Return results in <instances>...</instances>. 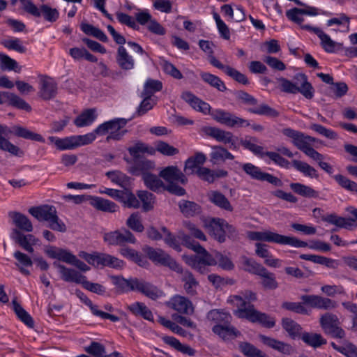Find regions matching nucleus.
Wrapping results in <instances>:
<instances>
[{
  "mask_svg": "<svg viewBox=\"0 0 357 357\" xmlns=\"http://www.w3.org/2000/svg\"><path fill=\"white\" fill-rule=\"evenodd\" d=\"M10 135H14L18 137L36 142H45L44 138L40 135L33 132L26 128L20 126L8 128L0 124V149L17 157H22L24 151L6 139Z\"/></svg>",
  "mask_w": 357,
  "mask_h": 357,
  "instance_id": "nucleus-1",
  "label": "nucleus"
},
{
  "mask_svg": "<svg viewBox=\"0 0 357 357\" xmlns=\"http://www.w3.org/2000/svg\"><path fill=\"white\" fill-rule=\"evenodd\" d=\"M230 301L237 307L234 314L238 317L246 319L253 323L258 322L268 328L275 326V321L273 318L257 311L252 304H247L241 297L232 296L230 297Z\"/></svg>",
  "mask_w": 357,
  "mask_h": 357,
  "instance_id": "nucleus-2",
  "label": "nucleus"
},
{
  "mask_svg": "<svg viewBox=\"0 0 357 357\" xmlns=\"http://www.w3.org/2000/svg\"><path fill=\"white\" fill-rule=\"evenodd\" d=\"M29 213L38 220L47 222L50 229L59 232L66 231V226L59 218L57 211L54 206L45 204L33 206L29 209Z\"/></svg>",
  "mask_w": 357,
  "mask_h": 357,
  "instance_id": "nucleus-3",
  "label": "nucleus"
},
{
  "mask_svg": "<svg viewBox=\"0 0 357 357\" xmlns=\"http://www.w3.org/2000/svg\"><path fill=\"white\" fill-rule=\"evenodd\" d=\"M294 79V83L284 77L279 78L278 80L280 83L281 90L292 94L300 93L307 99H312L314 97V89L305 74H296Z\"/></svg>",
  "mask_w": 357,
  "mask_h": 357,
  "instance_id": "nucleus-4",
  "label": "nucleus"
},
{
  "mask_svg": "<svg viewBox=\"0 0 357 357\" xmlns=\"http://www.w3.org/2000/svg\"><path fill=\"white\" fill-rule=\"evenodd\" d=\"M128 121V119L123 118H117L106 121L99 125L93 132L96 135H105L110 131L109 135L107 137V140H119L126 132V130H119L127 124Z\"/></svg>",
  "mask_w": 357,
  "mask_h": 357,
  "instance_id": "nucleus-5",
  "label": "nucleus"
},
{
  "mask_svg": "<svg viewBox=\"0 0 357 357\" xmlns=\"http://www.w3.org/2000/svg\"><path fill=\"white\" fill-rule=\"evenodd\" d=\"M181 239L185 246L198 254V255L190 257L188 260L195 261V262L206 264L208 266H215L217 264L215 256L213 257L204 248L200 245L199 243L192 240L190 236L183 234Z\"/></svg>",
  "mask_w": 357,
  "mask_h": 357,
  "instance_id": "nucleus-6",
  "label": "nucleus"
},
{
  "mask_svg": "<svg viewBox=\"0 0 357 357\" xmlns=\"http://www.w3.org/2000/svg\"><path fill=\"white\" fill-rule=\"evenodd\" d=\"M23 9L28 13L33 15L34 17H41L50 22H56L59 17V13L57 9L51 8L47 4H43L38 8L30 0H20Z\"/></svg>",
  "mask_w": 357,
  "mask_h": 357,
  "instance_id": "nucleus-7",
  "label": "nucleus"
},
{
  "mask_svg": "<svg viewBox=\"0 0 357 357\" xmlns=\"http://www.w3.org/2000/svg\"><path fill=\"white\" fill-rule=\"evenodd\" d=\"M142 250L153 262L167 266L174 271H181L178 264L162 250L144 245Z\"/></svg>",
  "mask_w": 357,
  "mask_h": 357,
  "instance_id": "nucleus-8",
  "label": "nucleus"
},
{
  "mask_svg": "<svg viewBox=\"0 0 357 357\" xmlns=\"http://www.w3.org/2000/svg\"><path fill=\"white\" fill-rule=\"evenodd\" d=\"M103 239L109 245L123 246L126 243L135 244L136 243L134 235L126 228L105 233Z\"/></svg>",
  "mask_w": 357,
  "mask_h": 357,
  "instance_id": "nucleus-9",
  "label": "nucleus"
},
{
  "mask_svg": "<svg viewBox=\"0 0 357 357\" xmlns=\"http://www.w3.org/2000/svg\"><path fill=\"white\" fill-rule=\"evenodd\" d=\"M242 167L244 172L253 179L265 181L278 187L282 185V182L280 178L271 174L261 172L259 167L252 163L243 164Z\"/></svg>",
  "mask_w": 357,
  "mask_h": 357,
  "instance_id": "nucleus-10",
  "label": "nucleus"
},
{
  "mask_svg": "<svg viewBox=\"0 0 357 357\" xmlns=\"http://www.w3.org/2000/svg\"><path fill=\"white\" fill-rule=\"evenodd\" d=\"M213 118L218 122L230 128H242L250 126V123L248 120L221 109L215 112Z\"/></svg>",
  "mask_w": 357,
  "mask_h": 357,
  "instance_id": "nucleus-11",
  "label": "nucleus"
},
{
  "mask_svg": "<svg viewBox=\"0 0 357 357\" xmlns=\"http://www.w3.org/2000/svg\"><path fill=\"white\" fill-rule=\"evenodd\" d=\"M302 29L316 34L320 40L321 47L328 53L335 52L337 50V47L340 45L338 43L333 40L328 34L319 27L304 25L302 26Z\"/></svg>",
  "mask_w": 357,
  "mask_h": 357,
  "instance_id": "nucleus-12",
  "label": "nucleus"
},
{
  "mask_svg": "<svg viewBox=\"0 0 357 357\" xmlns=\"http://www.w3.org/2000/svg\"><path fill=\"white\" fill-rule=\"evenodd\" d=\"M265 242L280 245H289L295 248H305L307 247V245L306 242L295 237L281 235L268 230L266 231Z\"/></svg>",
  "mask_w": 357,
  "mask_h": 357,
  "instance_id": "nucleus-13",
  "label": "nucleus"
},
{
  "mask_svg": "<svg viewBox=\"0 0 357 357\" xmlns=\"http://www.w3.org/2000/svg\"><path fill=\"white\" fill-rule=\"evenodd\" d=\"M205 132L208 136L213 137L219 142H222L225 144H229L230 149L234 150L238 149V146L234 139V135L231 132L215 127H207L205 128Z\"/></svg>",
  "mask_w": 357,
  "mask_h": 357,
  "instance_id": "nucleus-14",
  "label": "nucleus"
},
{
  "mask_svg": "<svg viewBox=\"0 0 357 357\" xmlns=\"http://www.w3.org/2000/svg\"><path fill=\"white\" fill-rule=\"evenodd\" d=\"M301 298L304 303L314 308L332 310L337 306V303L335 301L317 295H303Z\"/></svg>",
  "mask_w": 357,
  "mask_h": 357,
  "instance_id": "nucleus-15",
  "label": "nucleus"
},
{
  "mask_svg": "<svg viewBox=\"0 0 357 357\" xmlns=\"http://www.w3.org/2000/svg\"><path fill=\"white\" fill-rule=\"evenodd\" d=\"M155 168L153 161L145 158L134 160L132 165L128 168V172L134 176H142V178L146 175H149Z\"/></svg>",
  "mask_w": 357,
  "mask_h": 357,
  "instance_id": "nucleus-16",
  "label": "nucleus"
},
{
  "mask_svg": "<svg viewBox=\"0 0 357 357\" xmlns=\"http://www.w3.org/2000/svg\"><path fill=\"white\" fill-rule=\"evenodd\" d=\"M204 227L216 241L219 243L225 241V220L220 218H212L205 221Z\"/></svg>",
  "mask_w": 357,
  "mask_h": 357,
  "instance_id": "nucleus-17",
  "label": "nucleus"
},
{
  "mask_svg": "<svg viewBox=\"0 0 357 357\" xmlns=\"http://www.w3.org/2000/svg\"><path fill=\"white\" fill-rule=\"evenodd\" d=\"M209 63L214 67L223 70L228 76L231 77L236 82L244 85L249 84V81L244 74L229 66L223 65L214 56H209Z\"/></svg>",
  "mask_w": 357,
  "mask_h": 357,
  "instance_id": "nucleus-18",
  "label": "nucleus"
},
{
  "mask_svg": "<svg viewBox=\"0 0 357 357\" xmlns=\"http://www.w3.org/2000/svg\"><path fill=\"white\" fill-rule=\"evenodd\" d=\"M134 291H137L146 297L156 300L163 296V291L153 284L142 279H137Z\"/></svg>",
  "mask_w": 357,
  "mask_h": 357,
  "instance_id": "nucleus-19",
  "label": "nucleus"
},
{
  "mask_svg": "<svg viewBox=\"0 0 357 357\" xmlns=\"http://www.w3.org/2000/svg\"><path fill=\"white\" fill-rule=\"evenodd\" d=\"M167 306L179 313L191 314L194 312L192 302L185 296L175 295L167 303Z\"/></svg>",
  "mask_w": 357,
  "mask_h": 357,
  "instance_id": "nucleus-20",
  "label": "nucleus"
},
{
  "mask_svg": "<svg viewBox=\"0 0 357 357\" xmlns=\"http://www.w3.org/2000/svg\"><path fill=\"white\" fill-rule=\"evenodd\" d=\"M52 265L58 269L61 278L65 282L81 284L84 280V275L75 269L68 268L56 261Z\"/></svg>",
  "mask_w": 357,
  "mask_h": 357,
  "instance_id": "nucleus-21",
  "label": "nucleus"
},
{
  "mask_svg": "<svg viewBox=\"0 0 357 357\" xmlns=\"http://www.w3.org/2000/svg\"><path fill=\"white\" fill-rule=\"evenodd\" d=\"M57 93V84L55 81L50 77H45L40 79L38 95L45 100L54 98Z\"/></svg>",
  "mask_w": 357,
  "mask_h": 357,
  "instance_id": "nucleus-22",
  "label": "nucleus"
},
{
  "mask_svg": "<svg viewBox=\"0 0 357 357\" xmlns=\"http://www.w3.org/2000/svg\"><path fill=\"white\" fill-rule=\"evenodd\" d=\"M178 268L181 271H176L181 274V280L183 282V288L186 293L190 295L196 294V289L199 285L198 281L195 279L193 274L188 270H183L178 264Z\"/></svg>",
  "mask_w": 357,
  "mask_h": 357,
  "instance_id": "nucleus-23",
  "label": "nucleus"
},
{
  "mask_svg": "<svg viewBox=\"0 0 357 357\" xmlns=\"http://www.w3.org/2000/svg\"><path fill=\"white\" fill-rule=\"evenodd\" d=\"M159 176L168 183H172L174 181H178L182 184H185L187 178L185 175L176 166H168L162 169Z\"/></svg>",
  "mask_w": 357,
  "mask_h": 357,
  "instance_id": "nucleus-24",
  "label": "nucleus"
},
{
  "mask_svg": "<svg viewBox=\"0 0 357 357\" xmlns=\"http://www.w3.org/2000/svg\"><path fill=\"white\" fill-rule=\"evenodd\" d=\"M282 133L285 136L292 139L293 144L303 152L310 146L307 143L306 135L302 132L288 128L283 129Z\"/></svg>",
  "mask_w": 357,
  "mask_h": 357,
  "instance_id": "nucleus-25",
  "label": "nucleus"
},
{
  "mask_svg": "<svg viewBox=\"0 0 357 357\" xmlns=\"http://www.w3.org/2000/svg\"><path fill=\"white\" fill-rule=\"evenodd\" d=\"M116 61L119 67L122 70H130L135 68L133 57L129 54L123 45H120L117 49Z\"/></svg>",
  "mask_w": 357,
  "mask_h": 357,
  "instance_id": "nucleus-26",
  "label": "nucleus"
},
{
  "mask_svg": "<svg viewBox=\"0 0 357 357\" xmlns=\"http://www.w3.org/2000/svg\"><path fill=\"white\" fill-rule=\"evenodd\" d=\"M8 217L12 220V223L15 229L26 232L33 231V225L30 220L24 214L17 211H10Z\"/></svg>",
  "mask_w": 357,
  "mask_h": 357,
  "instance_id": "nucleus-27",
  "label": "nucleus"
},
{
  "mask_svg": "<svg viewBox=\"0 0 357 357\" xmlns=\"http://www.w3.org/2000/svg\"><path fill=\"white\" fill-rule=\"evenodd\" d=\"M45 252L49 257L56 259L68 264H71L75 257V255L70 251L54 246L46 248Z\"/></svg>",
  "mask_w": 357,
  "mask_h": 357,
  "instance_id": "nucleus-28",
  "label": "nucleus"
},
{
  "mask_svg": "<svg viewBox=\"0 0 357 357\" xmlns=\"http://www.w3.org/2000/svg\"><path fill=\"white\" fill-rule=\"evenodd\" d=\"M206 156L202 152H197L195 154L188 158L185 162L184 172L186 174L190 175L196 174V171L199 167H202V165L205 163Z\"/></svg>",
  "mask_w": 357,
  "mask_h": 357,
  "instance_id": "nucleus-29",
  "label": "nucleus"
},
{
  "mask_svg": "<svg viewBox=\"0 0 357 357\" xmlns=\"http://www.w3.org/2000/svg\"><path fill=\"white\" fill-rule=\"evenodd\" d=\"M181 97L197 111L201 112L204 114H208L211 108L209 104L197 98L192 93L188 91L183 92Z\"/></svg>",
  "mask_w": 357,
  "mask_h": 357,
  "instance_id": "nucleus-30",
  "label": "nucleus"
},
{
  "mask_svg": "<svg viewBox=\"0 0 357 357\" xmlns=\"http://www.w3.org/2000/svg\"><path fill=\"white\" fill-rule=\"evenodd\" d=\"M181 97L197 111L201 112L204 114H208L211 108L209 104L197 98L192 93L188 91L183 92Z\"/></svg>",
  "mask_w": 357,
  "mask_h": 357,
  "instance_id": "nucleus-31",
  "label": "nucleus"
},
{
  "mask_svg": "<svg viewBox=\"0 0 357 357\" xmlns=\"http://www.w3.org/2000/svg\"><path fill=\"white\" fill-rule=\"evenodd\" d=\"M96 266H109L113 268L121 269L124 266V262L109 254L98 252Z\"/></svg>",
  "mask_w": 357,
  "mask_h": 357,
  "instance_id": "nucleus-32",
  "label": "nucleus"
},
{
  "mask_svg": "<svg viewBox=\"0 0 357 357\" xmlns=\"http://www.w3.org/2000/svg\"><path fill=\"white\" fill-rule=\"evenodd\" d=\"M212 331L223 340L236 337L241 335V333L235 327L230 325V323L215 324L212 328Z\"/></svg>",
  "mask_w": 357,
  "mask_h": 357,
  "instance_id": "nucleus-33",
  "label": "nucleus"
},
{
  "mask_svg": "<svg viewBox=\"0 0 357 357\" xmlns=\"http://www.w3.org/2000/svg\"><path fill=\"white\" fill-rule=\"evenodd\" d=\"M90 204L97 210L104 212L114 213L117 211L119 206L113 202L99 197H89Z\"/></svg>",
  "mask_w": 357,
  "mask_h": 357,
  "instance_id": "nucleus-34",
  "label": "nucleus"
},
{
  "mask_svg": "<svg viewBox=\"0 0 357 357\" xmlns=\"http://www.w3.org/2000/svg\"><path fill=\"white\" fill-rule=\"evenodd\" d=\"M208 199L215 206L222 209L232 211L233 207L231 206L228 199L221 192L213 190L208 193Z\"/></svg>",
  "mask_w": 357,
  "mask_h": 357,
  "instance_id": "nucleus-35",
  "label": "nucleus"
},
{
  "mask_svg": "<svg viewBox=\"0 0 357 357\" xmlns=\"http://www.w3.org/2000/svg\"><path fill=\"white\" fill-rule=\"evenodd\" d=\"M127 309L135 316H139L148 321L153 320V315L146 305L142 302H135L128 305Z\"/></svg>",
  "mask_w": 357,
  "mask_h": 357,
  "instance_id": "nucleus-36",
  "label": "nucleus"
},
{
  "mask_svg": "<svg viewBox=\"0 0 357 357\" xmlns=\"http://www.w3.org/2000/svg\"><path fill=\"white\" fill-rule=\"evenodd\" d=\"M257 142L258 139L257 137L246 136L244 139L240 140V144L244 149L249 150L253 154L263 157L265 153V152H264V148L256 144Z\"/></svg>",
  "mask_w": 357,
  "mask_h": 357,
  "instance_id": "nucleus-37",
  "label": "nucleus"
},
{
  "mask_svg": "<svg viewBox=\"0 0 357 357\" xmlns=\"http://www.w3.org/2000/svg\"><path fill=\"white\" fill-rule=\"evenodd\" d=\"M211 162L213 164H217L219 161H225L226 160H233L234 156L221 146H212V151L210 153Z\"/></svg>",
  "mask_w": 357,
  "mask_h": 357,
  "instance_id": "nucleus-38",
  "label": "nucleus"
},
{
  "mask_svg": "<svg viewBox=\"0 0 357 357\" xmlns=\"http://www.w3.org/2000/svg\"><path fill=\"white\" fill-rule=\"evenodd\" d=\"M178 207L185 217H193L202 213V207L191 201L182 200L178 203Z\"/></svg>",
  "mask_w": 357,
  "mask_h": 357,
  "instance_id": "nucleus-39",
  "label": "nucleus"
},
{
  "mask_svg": "<svg viewBox=\"0 0 357 357\" xmlns=\"http://www.w3.org/2000/svg\"><path fill=\"white\" fill-rule=\"evenodd\" d=\"M84 350L95 357H116L119 356L118 351L107 355L105 347L98 342H92L90 345L84 348Z\"/></svg>",
  "mask_w": 357,
  "mask_h": 357,
  "instance_id": "nucleus-40",
  "label": "nucleus"
},
{
  "mask_svg": "<svg viewBox=\"0 0 357 357\" xmlns=\"http://www.w3.org/2000/svg\"><path fill=\"white\" fill-rule=\"evenodd\" d=\"M119 252L123 257L135 262L140 266H145L148 264L145 257L134 249L123 247L120 248Z\"/></svg>",
  "mask_w": 357,
  "mask_h": 357,
  "instance_id": "nucleus-41",
  "label": "nucleus"
},
{
  "mask_svg": "<svg viewBox=\"0 0 357 357\" xmlns=\"http://www.w3.org/2000/svg\"><path fill=\"white\" fill-rule=\"evenodd\" d=\"M48 140L54 143L59 150H70L77 148L74 135L61 139L51 136L48 137Z\"/></svg>",
  "mask_w": 357,
  "mask_h": 357,
  "instance_id": "nucleus-42",
  "label": "nucleus"
},
{
  "mask_svg": "<svg viewBox=\"0 0 357 357\" xmlns=\"http://www.w3.org/2000/svg\"><path fill=\"white\" fill-rule=\"evenodd\" d=\"M206 318L216 324H229L231 320L229 313L218 309L210 310L207 313Z\"/></svg>",
  "mask_w": 357,
  "mask_h": 357,
  "instance_id": "nucleus-43",
  "label": "nucleus"
},
{
  "mask_svg": "<svg viewBox=\"0 0 357 357\" xmlns=\"http://www.w3.org/2000/svg\"><path fill=\"white\" fill-rule=\"evenodd\" d=\"M137 279V278L125 279L121 276H114L112 282L122 292H128L134 291Z\"/></svg>",
  "mask_w": 357,
  "mask_h": 357,
  "instance_id": "nucleus-44",
  "label": "nucleus"
},
{
  "mask_svg": "<svg viewBox=\"0 0 357 357\" xmlns=\"http://www.w3.org/2000/svg\"><path fill=\"white\" fill-rule=\"evenodd\" d=\"M291 189L296 194L307 197V198H317L319 192L308 185L300 183H292L290 184Z\"/></svg>",
  "mask_w": 357,
  "mask_h": 357,
  "instance_id": "nucleus-45",
  "label": "nucleus"
},
{
  "mask_svg": "<svg viewBox=\"0 0 357 357\" xmlns=\"http://www.w3.org/2000/svg\"><path fill=\"white\" fill-rule=\"evenodd\" d=\"M105 175L112 183H116L123 188H127L130 185V177L121 171H109L106 172Z\"/></svg>",
  "mask_w": 357,
  "mask_h": 357,
  "instance_id": "nucleus-46",
  "label": "nucleus"
},
{
  "mask_svg": "<svg viewBox=\"0 0 357 357\" xmlns=\"http://www.w3.org/2000/svg\"><path fill=\"white\" fill-rule=\"evenodd\" d=\"M128 152L133 158V161L139 158H143L142 154L148 153L150 155L155 153L154 148L149 147L146 144L142 142L136 143L134 146L128 149Z\"/></svg>",
  "mask_w": 357,
  "mask_h": 357,
  "instance_id": "nucleus-47",
  "label": "nucleus"
},
{
  "mask_svg": "<svg viewBox=\"0 0 357 357\" xmlns=\"http://www.w3.org/2000/svg\"><path fill=\"white\" fill-rule=\"evenodd\" d=\"M283 328L287 332L289 335L295 339L300 337L301 334L302 328L295 321L289 318H283L282 321Z\"/></svg>",
  "mask_w": 357,
  "mask_h": 357,
  "instance_id": "nucleus-48",
  "label": "nucleus"
},
{
  "mask_svg": "<svg viewBox=\"0 0 357 357\" xmlns=\"http://www.w3.org/2000/svg\"><path fill=\"white\" fill-rule=\"evenodd\" d=\"M292 166L298 172L302 173L304 176L310 177V178H317L318 174L317 170L309 164L305 162L298 160H293L291 161Z\"/></svg>",
  "mask_w": 357,
  "mask_h": 357,
  "instance_id": "nucleus-49",
  "label": "nucleus"
},
{
  "mask_svg": "<svg viewBox=\"0 0 357 357\" xmlns=\"http://www.w3.org/2000/svg\"><path fill=\"white\" fill-rule=\"evenodd\" d=\"M200 77L204 82L218 91L223 92L227 90L225 83L218 76L209 73L201 72Z\"/></svg>",
  "mask_w": 357,
  "mask_h": 357,
  "instance_id": "nucleus-50",
  "label": "nucleus"
},
{
  "mask_svg": "<svg viewBox=\"0 0 357 357\" xmlns=\"http://www.w3.org/2000/svg\"><path fill=\"white\" fill-rule=\"evenodd\" d=\"M259 276L261 278V284L264 289L273 290L278 287L275 274L269 272L266 268Z\"/></svg>",
  "mask_w": 357,
  "mask_h": 357,
  "instance_id": "nucleus-51",
  "label": "nucleus"
},
{
  "mask_svg": "<svg viewBox=\"0 0 357 357\" xmlns=\"http://www.w3.org/2000/svg\"><path fill=\"white\" fill-rule=\"evenodd\" d=\"M128 208H137L139 207V201L135 195L127 188L121 191L119 200Z\"/></svg>",
  "mask_w": 357,
  "mask_h": 357,
  "instance_id": "nucleus-52",
  "label": "nucleus"
},
{
  "mask_svg": "<svg viewBox=\"0 0 357 357\" xmlns=\"http://www.w3.org/2000/svg\"><path fill=\"white\" fill-rule=\"evenodd\" d=\"M11 238L17 243H18L24 250L32 253L33 252V247L28 240L26 235L24 234L22 231L17 229H13L10 234Z\"/></svg>",
  "mask_w": 357,
  "mask_h": 357,
  "instance_id": "nucleus-53",
  "label": "nucleus"
},
{
  "mask_svg": "<svg viewBox=\"0 0 357 357\" xmlns=\"http://www.w3.org/2000/svg\"><path fill=\"white\" fill-rule=\"evenodd\" d=\"M96 114L94 109H89L79 115L74 121L77 127H84L91 125L96 119Z\"/></svg>",
  "mask_w": 357,
  "mask_h": 357,
  "instance_id": "nucleus-54",
  "label": "nucleus"
},
{
  "mask_svg": "<svg viewBox=\"0 0 357 357\" xmlns=\"http://www.w3.org/2000/svg\"><path fill=\"white\" fill-rule=\"evenodd\" d=\"M322 220L340 228H351V221L348 220V218L338 216L335 213L328 214L322 217Z\"/></svg>",
  "mask_w": 357,
  "mask_h": 357,
  "instance_id": "nucleus-55",
  "label": "nucleus"
},
{
  "mask_svg": "<svg viewBox=\"0 0 357 357\" xmlns=\"http://www.w3.org/2000/svg\"><path fill=\"white\" fill-rule=\"evenodd\" d=\"M81 29L86 35L92 36L102 42L106 43L108 41V38L105 33L99 28L91 24L82 23L81 24Z\"/></svg>",
  "mask_w": 357,
  "mask_h": 357,
  "instance_id": "nucleus-56",
  "label": "nucleus"
},
{
  "mask_svg": "<svg viewBox=\"0 0 357 357\" xmlns=\"http://www.w3.org/2000/svg\"><path fill=\"white\" fill-rule=\"evenodd\" d=\"M81 29L86 35L92 36L102 42L106 43L108 41V38L105 33L99 28L91 24L82 23L81 24Z\"/></svg>",
  "mask_w": 357,
  "mask_h": 357,
  "instance_id": "nucleus-57",
  "label": "nucleus"
},
{
  "mask_svg": "<svg viewBox=\"0 0 357 357\" xmlns=\"http://www.w3.org/2000/svg\"><path fill=\"white\" fill-rule=\"evenodd\" d=\"M301 337L305 343L314 348L326 344V340L320 334L317 333H303Z\"/></svg>",
  "mask_w": 357,
  "mask_h": 357,
  "instance_id": "nucleus-58",
  "label": "nucleus"
},
{
  "mask_svg": "<svg viewBox=\"0 0 357 357\" xmlns=\"http://www.w3.org/2000/svg\"><path fill=\"white\" fill-rule=\"evenodd\" d=\"M13 310L17 317L28 327L33 328L34 321L30 314L16 301H13Z\"/></svg>",
  "mask_w": 357,
  "mask_h": 357,
  "instance_id": "nucleus-59",
  "label": "nucleus"
},
{
  "mask_svg": "<svg viewBox=\"0 0 357 357\" xmlns=\"http://www.w3.org/2000/svg\"><path fill=\"white\" fill-rule=\"evenodd\" d=\"M142 179L145 185L153 192H159L165 188L164 183L155 174L146 175Z\"/></svg>",
  "mask_w": 357,
  "mask_h": 357,
  "instance_id": "nucleus-60",
  "label": "nucleus"
},
{
  "mask_svg": "<svg viewBox=\"0 0 357 357\" xmlns=\"http://www.w3.org/2000/svg\"><path fill=\"white\" fill-rule=\"evenodd\" d=\"M239 349L241 352L248 357H266L261 350L258 349L253 344L243 342L239 343Z\"/></svg>",
  "mask_w": 357,
  "mask_h": 357,
  "instance_id": "nucleus-61",
  "label": "nucleus"
},
{
  "mask_svg": "<svg viewBox=\"0 0 357 357\" xmlns=\"http://www.w3.org/2000/svg\"><path fill=\"white\" fill-rule=\"evenodd\" d=\"M162 83L156 79H148L144 85V90L141 93L143 96L151 97L155 92L161 91Z\"/></svg>",
  "mask_w": 357,
  "mask_h": 357,
  "instance_id": "nucleus-62",
  "label": "nucleus"
},
{
  "mask_svg": "<svg viewBox=\"0 0 357 357\" xmlns=\"http://www.w3.org/2000/svg\"><path fill=\"white\" fill-rule=\"evenodd\" d=\"M126 225L132 231L141 233L144 227L142 222V218L138 212L132 213L126 220Z\"/></svg>",
  "mask_w": 357,
  "mask_h": 357,
  "instance_id": "nucleus-63",
  "label": "nucleus"
},
{
  "mask_svg": "<svg viewBox=\"0 0 357 357\" xmlns=\"http://www.w3.org/2000/svg\"><path fill=\"white\" fill-rule=\"evenodd\" d=\"M137 196L142 202L143 209L145 211H149L153 208L155 196L153 193L146 190H139L137 192Z\"/></svg>",
  "mask_w": 357,
  "mask_h": 357,
  "instance_id": "nucleus-64",
  "label": "nucleus"
}]
</instances>
